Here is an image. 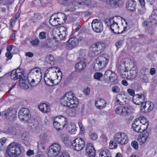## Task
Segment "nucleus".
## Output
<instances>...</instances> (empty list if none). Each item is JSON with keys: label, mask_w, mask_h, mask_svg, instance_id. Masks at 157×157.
<instances>
[{"label": "nucleus", "mask_w": 157, "mask_h": 157, "mask_svg": "<svg viewBox=\"0 0 157 157\" xmlns=\"http://www.w3.org/2000/svg\"><path fill=\"white\" fill-rule=\"evenodd\" d=\"M57 118V120L61 124H63L64 127L66 125L67 120L66 118L62 116L58 117Z\"/></svg>", "instance_id": "38"}, {"label": "nucleus", "mask_w": 157, "mask_h": 157, "mask_svg": "<svg viewBox=\"0 0 157 157\" xmlns=\"http://www.w3.org/2000/svg\"><path fill=\"white\" fill-rule=\"evenodd\" d=\"M78 124L80 129V131L82 132L81 133L83 132L84 131V128L82 122L79 121L78 122Z\"/></svg>", "instance_id": "51"}, {"label": "nucleus", "mask_w": 157, "mask_h": 157, "mask_svg": "<svg viewBox=\"0 0 157 157\" xmlns=\"http://www.w3.org/2000/svg\"><path fill=\"white\" fill-rule=\"evenodd\" d=\"M62 140L65 145L67 147L71 146L72 144V141L69 136L66 135H63L62 136Z\"/></svg>", "instance_id": "24"}, {"label": "nucleus", "mask_w": 157, "mask_h": 157, "mask_svg": "<svg viewBox=\"0 0 157 157\" xmlns=\"http://www.w3.org/2000/svg\"><path fill=\"white\" fill-rule=\"evenodd\" d=\"M137 72V70L135 67H133L130 69L129 71V74H127L128 75L126 77V74H122V77L124 78H127L128 79L130 80L134 79L136 77Z\"/></svg>", "instance_id": "16"}, {"label": "nucleus", "mask_w": 157, "mask_h": 157, "mask_svg": "<svg viewBox=\"0 0 157 157\" xmlns=\"http://www.w3.org/2000/svg\"><path fill=\"white\" fill-rule=\"evenodd\" d=\"M86 66V63L83 60H81L75 65V71L76 72H80L83 70Z\"/></svg>", "instance_id": "23"}, {"label": "nucleus", "mask_w": 157, "mask_h": 157, "mask_svg": "<svg viewBox=\"0 0 157 157\" xmlns=\"http://www.w3.org/2000/svg\"><path fill=\"white\" fill-rule=\"evenodd\" d=\"M61 151L60 145L57 143H54L49 147L48 155L49 157H56L59 155Z\"/></svg>", "instance_id": "8"}, {"label": "nucleus", "mask_w": 157, "mask_h": 157, "mask_svg": "<svg viewBox=\"0 0 157 157\" xmlns=\"http://www.w3.org/2000/svg\"><path fill=\"white\" fill-rule=\"evenodd\" d=\"M13 45H12L8 46L6 48V50L7 52H10L12 49Z\"/></svg>", "instance_id": "64"}, {"label": "nucleus", "mask_w": 157, "mask_h": 157, "mask_svg": "<svg viewBox=\"0 0 157 157\" xmlns=\"http://www.w3.org/2000/svg\"><path fill=\"white\" fill-rule=\"evenodd\" d=\"M60 102L63 106L71 108H76L79 103L78 98L71 92L66 93L60 99Z\"/></svg>", "instance_id": "1"}, {"label": "nucleus", "mask_w": 157, "mask_h": 157, "mask_svg": "<svg viewBox=\"0 0 157 157\" xmlns=\"http://www.w3.org/2000/svg\"><path fill=\"white\" fill-rule=\"evenodd\" d=\"M131 145L136 149H137L138 148V144L136 141H133L131 143Z\"/></svg>", "instance_id": "49"}, {"label": "nucleus", "mask_w": 157, "mask_h": 157, "mask_svg": "<svg viewBox=\"0 0 157 157\" xmlns=\"http://www.w3.org/2000/svg\"><path fill=\"white\" fill-rule=\"evenodd\" d=\"M63 4L65 6H71V2L69 0H63Z\"/></svg>", "instance_id": "53"}, {"label": "nucleus", "mask_w": 157, "mask_h": 157, "mask_svg": "<svg viewBox=\"0 0 157 157\" xmlns=\"http://www.w3.org/2000/svg\"><path fill=\"white\" fill-rule=\"evenodd\" d=\"M106 102L103 99L100 98L98 100L95 101V105L97 108L99 109H101L105 108L106 106Z\"/></svg>", "instance_id": "22"}, {"label": "nucleus", "mask_w": 157, "mask_h": 157, "mask_svg": "<svg viewBox=\"0 0 157 157\" xmlns=\"http://www.w3.org/2000/svg\"><path fill=\"white\" fill-rule=\"evenodd\" d=\"M112 91L115 93H119L120 91V87L117 86H114L112 87Z\"/></svg>", "instance_id": "44"}, {"label": "nucleus", "mask_w": 157, "mask_h": 157, "mask_svg": "<svg viewBox=\"0 0 157 157\" xmlns=\"http://www.w3.org/2000/svg\"><path fill=\"white\" fill-rule=\"evenodd\" d=\"M25 56L30 57H31L33 56V54L31 52H28L26 53Z\"/></svg>", "instance_id": "62"}, {"label": "nucleus", "mask_w": 157, "mask_h": 157, "mask_svg": "<svg viewBox=\"0 0 157 157\" xmlns=\"http://www.w3.org/2000/svg\"><path fill=\"white\" fill-rule=\"evenodd\" d=\"M141 107L142 111L144 112H149L153 109L154 105L153 103L150 101H146L144 102V105Z\"/></svg>", "instance_id": "15"}, {"label": "nucleus", "mask_w": 157, "mask_h": 157, "mask_svg": "<svg viewBox=\"0 0 157 157\" xmlns=\"http://www.w3.org/2000/svg\"><path fill=\"white\" fill-rule=\"evenodd\" d=\"M46 33L44 32H42L40 33L39 37L41 39H44L46 38Z\"/></svg>", "instance_id": "48"}, {"label": "nucleus", "mask_w": 157, "mask_h": 157, "mask_svg": "<svg viewBox=\"0 0 157 157\" xmlns=\"http://www.w3.org/2000/svg\"><path fill=\"white\" fill-rule=\"evenodd\" d=\"M39 40L38 39H35L30 41V44L33 46H37L39 43Z\"/></svg>", "instance_id": "46"}, {"label": "nucleus", "mask_w": 157, "mask_h": 157, "mask_svg": "<svg viewBox=\"0 0 157 157\" xmlns=\"http://www.w3.org/2000/svg\"><path fill=\"white\" fill-rule=\"evenodd\" d=\"M110 26L113 32L116 33H120V32L119 31V26L118 25L117 23L113 21V23L111 24Z\"/></svg>", "instance_id": "32"}, {"label": "nucleus", "mask_w": 157, "mask_h": 157, "mask_svg": "<svg viewBox=\"0 0 157 157\" xmlns=\"http://www.w3.org/2000/svg\"><path fill=\"white\" fill-rule=\"evenodd\" d=\"M72 147L75 150L77 151L82 150L85 146L84 140L80 138H77L72 141Z\"/></svg>", "instance_id": "9"}, {"label": "nucleus", "mask_w": 157, "mask_h": 157, "mask_svg": "<svg viewBox=\"0 0 157 157\" xmlns=\"http://www.w3.org/2000/svg\"><path fill=\"white\" fill-rule=\"evenodd\" d=\"M115 112L117 114L124 117L128 116L131 113L130 109L127 106L117 107L115 109Z\"/></svg>", "instance_id": "10"}, {"label": "nucleus", "mask_w": 157, "mask_h": 157, "mask_svg": "<svg viewBox=\"0 0 157 157\" xmlns=\"http://www.w3.org/2000/svg\"><path fill=\"white\" fill-rule=\"evenodd\" d=\"M66 128L69 132L71 134H74L76 130V126L75 124L74 123H70L67 124Z\"/></svg>", "instance_id": "31"}, {"label": "nucleus", "mask_w": 157, "mask_h": 157, "mask_svg": "<svg viewBox=\"0 0 157 157\" xmlns=\"http://www.w3.org/2000/svg\"><path fill=\"white\" fill-rule=\"evenodd\" d=\"M5 56L6 57V61H8L9 60L11 59L13 56L12 55L11 53L10 52H7L6 53Z\"/></svg>", "instance_id": "47"}, {"label": "nucleus", "mask_w": 157, "mask_h": 157, "mask_svg": "<svg viewBox=\"0 0 157 157\" xmlns=\"http://www.w3.org/2000/svg\"><path fill=\"white\" fill-rule=\"evenodd\" d=\"M16 111L13 109L12 108H9L7 110L3 112L4 115L8 118L11 117H14Z\"/></svg>", "instance_id": "28"}, {"label": "nucleus", "mask_w": 157, "mask_h": 157, "mask_svg": "<svg viewBox=\"0 0 157 157\" xmlns=\"http://www.w3.org/2000/svg\"><path fill=\"white\" fill-rule=\"evenodd\" d=\"M132 128L134 130L138 133H143L145 130L140 124V120L136 119L132 123Z\"/></svg>", "instance_id": "13"}, {"label": "nucleus", "mask_w": 157, "mask_h": 157, "mask_svg": "<svg viewBox=\"0 0 157 157\" xmlns=\"http://www.w3.org/2000/svg\"><path fill=\"white\" fill-rule=\"evenodd\" d=\"M140 119H139L140 120V124H142V125H141L142 127H143V128L146 130L149 124L148 121L144 117H140Z\"/></svg>", "instance_id": "35"}, {"label": "nucleus", "mask_w": 157, "mask_h": 157, "mask_svg": "<svg viewBox=\"0 0 157 157\" xmlns=\"http://www.w3.org/2000/svg\"><path fill=\"white\" fill-rule=\"evenodd\" d=\"M123 41V40H120L118 42L116 43V47L118 48H120L121 47V45L122 44Z\"/></svg>", "instance_id": "56"}, {"label": "nucleus", "mask_w": 157, "mask_h": 157, "mask_svg": "<svg viewBox=\"0 0 157 157\" xmlns=\"http://www.w3.org/2000/svg\"><path fill=\"white\" fill-rule=\"evenodd\" d=\"M99 157H110L109 151L107 149L101 150L100 153Z\"/></svg>", "instance_id": "37"}, {"label": "nucleus", "mask_w": 157, "mask_h": 157, "mask_svg": "<svg viewBox=\"0 0 157 157\" xmlns=\"http://www.w3.org/2000/svg\"><path fill=\"white\" fill-rule=\"evenodd\" d=\"M19 83L20 86L25 89H27L29 88V85H30L28 80L23 79L22 78L19 79Z\"/></svg>", "instance_id": "26"}, {"label": "nucleus", "mask_w": 157, "mask_h": 157, "mask_svg": "<svg viewBox=\"0 0 157 157\" xmlns=\"http://www.w3.org/2000/svg\"><path fill=\"white\" fill-rule=\"evenodd\" d=\"M106 2L108 5L111 7L120 6L123 4V0H106Z\"/></svg>", "instance_id": "20"}, {"label": "nucleus", "mask_w": 157, "mask_h": 157, "mask_svg": "<svg viewBox=\"0 0 157 157\" xmlns=\"http://www.w3.org/2000/svg\"><path fill=\"white\" fill-rule=\"evenodd\" d=\"M140 5L142 8H144L145 5L144 0H139Z\"/></svg>", "instance_id": "58"}, {"label": "nucleus", "mask_w": 157, "mask_h": 157, "mask_svg": "<svg viewBox=\"0 0 157 157\" xmlns=\"http://www.w3.org/2000/svg\"><path fill=\"white\" fill-rule=\"evenodd\" d=\"M86 153L90 157H94L95 155V150L93 144H87L86 147Z\"/></svg>", "instance_id": "17"}, {"label": "nucleus", "mask_w": 157, "mask_h": 157, "mask_svg": "<svg viewBox=\"0 0 157 157\" xmlns=\"http://www.w3.org/2000/svg\"><path fill=\"white\" fill-rule=\"evenodd\" d=\"M145 97L144 95L142 94H136L133 97V102L136 105H144Z\"/></svg>", "instance_id": "14"}, {"label": "nucleus", "mask_w": 157, "mask_h": 157, "mask_svg": "<svg viewBox=\"0 0 157 157\" xmlns=\"http://www.w3.org/2000/svg\"><path fill=\"white\" fill-rule=\"evenodd\" d=\"M104 76L105 79H108L113 83L117 82V75L110 70H108L105 71Z\"/></svg>", "instance_id": "12"}, {"label": "nucleus", "mask_w": 157, "mask_h": 157, "mask_svg": "<svg viewBox=\"0 0 157 157\" xmlns=\"http://www.w3.org/2000/svg\"><path fill=\"white\" fill-rule=\"evenodd\" d=\"M117 143L113 141H110L109 143V147L110 149H115L117 148Z\"/></svg>", "instance_id": "42"}, {"label": "nucleus", "mask_w": 157, "mask_h": 157, "mask_svg": "<svg viewBox=\"0 0 157 157\" xmlns=\"http://www.w3.org/2000/svg\"><path fill=\"white\" fill-rule=\"evenodd\" d=\"M77 39L74 37L70 38L68 41V46L70 49H71L76 46L78 44Z\"/></svg>", "instance_id": "30"}, {"label": "nucleus", "mask_w": 157, "mask_h": 157, "mask_svg": "<svg viewBox=\"0 0 157 157\" xmlns=\"http://www.w3.org/2000/svg\"><path fill=\"white\" fill-rule=\"evenodd\" d=\"M39 109L42 112L48 113L50 110V106L45 103H41L39 105Z\"/></svg>", "instance_id": "27"}, {"label": "nucleus", "mask_w": 157, "mask_h": 157, "mask_svg": "<svg viewBox=\"0 0 157 157\" xmlns=\"http://www.w3.org/2000/svg\"><path fill=\"white\" fill-rule=\"evenodd\" d=\"M28 78L31 86H36L40 82L41 79L40 71L39 69L36 67L31 70L28 75Z\"/></svg>", "instance_id": "2"}, {"label": "nucleus", "mask_w": 157, "mask_h": 157, "mask_svg": "<svg viewBox=\"0 0 157 157\" xmlns=\"http://www.w3.org/2000/svg\"><path fill=\"white\" fill-rule=\"evenodd\" d=\"M116 102L117 104L121 105H124L125 103L122 95H117L116 98Z\"/></svg>", "instance_id": "36"}, {"label": "nucleus", "mask_w": 157, "mask_h": 157, "mask_svg": "<svg viewBox=\"0 0 157 157\" xmlns=\"http://www.w3.org/2000/svg\"><path fill=\"white\" fill-rule=\"evenodd\" d=\"M136 2L134 0H128L126 3V7L127 9L131 11L135 10Z\"/></svg>", "instance_id": "25"}, {"label": "nucleus", "mask_w": 157, "mask_h": 157, "mask_svg": "<svg viewBox=\"0 0 157 157\" xmlns=\"http://www.w3.org/2000/svg\"><path fill=\"white\" fill-rule=\"evenodd\" d=\"M59 157H70V156L67 152H63L60 155Z\"/></svg>", "instance_id": "54"}, {"label": "nucleus", "mask_w": 157, "mask_h": 157, "mask_svg": "<svg viewBox=\"0 0 157 157\" xmlns=\"http://www.w3.org/2000/svg\"><path fill=\"white\" fill-rule=\"evenodd\" d=\"M78 5H85V1L86 0H77Z\"/></svg>", "instance_id": "59"}, {"label": "nucleus", "mask_w": 157, "mask_h": 157, "mask_svg": "<svg viewBox=\"0 0 157 157\" xmlns=\"http://www.w3.org/2000/svg\"><path fill=\"white\" fill-rule=\"evenodd\" d=\"M126 59H123L120 60V62H118L116 64L118 69L119 71H121V72H123L126 73L127 71L125 66Z\"/></svg>", "instance_id": "18"}, {"label": "nucleus", "mask_w": 157, "mask_h": 157, "mask_svg": "<svg viewBox=\"0 0 157 157\" xmlns=\"http://www.w3.org/2000/svg\"><path fill=\"white\" fill-rule=\"evenodd\" d=\"M149 135V131H146L145 133H144L141 137L139 139L141 144H144L147 139Z\"/></svg>", "instance_id": "34"}, {"label": "nucleus", "mask_w": 157, "mask_h": 157, "mask_svg": "<svg viewBox=\"0 0 157 157\" xmlns=\"http://www.w3.org/2000/svg\"><path fill=\"white\" fill-rule=\"evenodd\" d=\"M150 22L154 25L157 24V9L154 10L150 17Z\"/></svg>", "instance_id": "29"}, {"label": "nucleus", "mask_w": 157, "mask_h": 157, "mask_svg": "<svg viewBox=\"0 0 157 157\" xmlns=\"http://www.w3.org/2000/svg\"><path fill=\"white\" fill-rule=\"evenodd\" d=\"M49 21L51 25L53 26H56L59 25L57 17L53 18L51 17Z\"/></svg>", "instance_id": "40"}, {"label": "nucleus", "mask_w": 157, "mask_h": 157, "mask_svg": "<svg viewBox=\"0 0 157 157\" xmlns=\"http://www.w3.org/2000/svg\"><path fill=\"white\" fill-rule=\"evenodd\" d=\"M57 120V118H56L53 121L54 127L59 131L62 130L64 127V125L63 124H61Z\"/></svg>", "instance_id": "33"}, {"label": "nucleus", "mask_w": 157, "mask_h": 157, "mask_svg": "<svg viewBox=\"0 0 157 157\" xmlns=\"http://www.w3.org/2000/svg\"><path fill=\"white\" fill-rule=\"evenodd\" d=\"M114 141L121 145H125L128 141L129 138L126 133L124 132H117L114 135Z\"/></svg>", "instance_id": "6"}, {"label": "nucleus", "mask_w": 157, "mask_h": 157, "mask_svg": "<svg viewBox=\"0 0 157 157\" xmlns=\"http://www.w3.org/2000/svg\"><path fill=\"white\" fill-rule=\"evenodd\" d=\"M106 45L103 42H98L92 44L90 47L91 52L89 53L90 56L94 57L103 52L105 50Z\"/></svg>", "instance_id": "5"}, {"label": "nucleus", "mask_w": 157, "mask_h": 157, "mask_svg": "<svg viewBox=\"0 0 157 157\" xmlns=\"http://www.w3.org/2000/svg\"><path fill=\"white\" fill-rule=\"evenodd\" d=\"M59 31V36L61 40H65L67 35V29L64 26H61L58 29Z\"/></svg>", "instance_id": "21"}, {"label": "nucleus", "mask_w": 157, "mask_h": 157, "mask_svg": "<svg viewBox=\"0 0 157 157\" xmlns=\"http://www.w3.org/2000/svg\"><path fill=\"white\" fill-rule=\"evenodd\" d=\"M92 4V2L91 0H86L85 1V5H86L88 6H90Z\"/></svg>", "instance_id": "57"}, {"label": "nucleus", "mask_w": 157, "mask_h": 157, "mask_svg": "<svg viewBox=\"0 0 157 157\" xmlns=\"http://www.w3.org/2000/svg\"><path fill=\"white\" fill-rule=\"evenodd\" d=\"M109 61L108 56L106 54H103L99 56L94 61V69L98 71L105 67Z\"/></svg>", "instance_id": "4"}, {"label": "nucleus", "mask_w": 157, "mask_h": 157, "mask_svg": "<svg viewBox=\"0 0 157 157\" xmlns=\"http://www.w3.org/2000/svg\"><path fill=\"white\" fill-rule=\"evenodd\" d=\"M90 92V89L88 87H87L84 90V93L86 95H88Z\"/></svg>", "instance_id": "61"}, {"label": "nucleus", "mask_w": 157, "mask_h": 157, "mask_svg": "<svg viewBox=\"0 0 157 157\" xmlns=\"http://www.w3.org/2000/svg\"><path fill=\"white\" fill-rule=\"evenodd\" d=\"M91 139L93 140H96L98 138V135L95 133H92L90 136Z\"/></svg>", "instance_id": "52"}, {"label": "nucleus", "mask_w": 157, "mask_h": 157, "mask_svg": "<svg viewBox=\"0 0 157 157\" xmlns=\"http://www.w3.org/2000/svg\"><path fill=\"white\" fill-rule=\"evenodd\" d=\"M45 60L48 63L52 65L53 64V62L55 60L53 56L49 55L46 57Z\"/></svg>", "instance_id": "39"}, {"label": "nucleus", "mask_w": 157, "mask_h": 157, "mask_svg": "<svg viewBox=\"0 0 157 157\" xmlns=\"http://www.w3.org/2000/svg\"><path fill=\"white\" fill-rule=\"evenodd\" d=\"M72 5L74 6H78V3L77 0H75L73 1L71 3V6Z\"/></svg>", "instance_id": "60"}, {"label": "nucleus", "mask_w": 157, "mask_h": 157, "mask_svg": "<svg viewBox=\"0 0 157 157\" xmlns=\"http://www.w3.org/2000/svg\"><path fill=\"white\" fill-rule=\"evenodd\" d=\"M59 18L62 19L63 24L64 23L67 19V17L63 13H58Z\"/></svg>", "instance_id": "43"}, {"label": "nucleus", "mask_w": 157, "mask_h": 157, "mask_svg": "<svg viewBox=\"0 0 157 157\" xmlns=\"http://www.w3.org/2000/svg\"><path fill=\"white\" fill-rule=\"evenodd\" d=\"M91 26L93 30L96 33H100L103 30V23L100 20H94L92 22Z\"/></svg>", "instance_id": "11"}, {"label": "nucleus", "mask_w": 157, "mask_h": 157, "mask_svg": "<svg viewBox=\"0 0 157 157\" xmlns=\"http://www.w3.org/2000/svg\"><path fill=\"white\" fill-rule=\"evenodd\" d=\"M103 76L102 73L100 72H96L94 75V78L98 80H99Z\"/></svg>", "instance_id": "45"}, {"label": "nucleus", "mask_w": 157, "mask_h": 157, "mask_svg": "<svg viewBox=\"0 0 157 157\" xmlns=\"http://www.w3.org/2000/svg\"><path fill=\"white\" fill-rule=\"evenodd\" d=\"M121 83L123 85L125 86H127L128 85L127 81L125 80H123L121 82Z\"/></svg>", "instance_id": "63"}, {"label": "nucleus", "mask_w": 157, "mask_h": 157, "mask_svg": "<svg viewBox=\"0 0 157 157\" xmlns=\"http://www.w3.org/2000/svg\"><path fill=\"white\" fill-rule=\"evenodd\" d=\"M127 91L130 96L133 97L135 95V92L134 90L129 88L127 89Z\"/></svg>", "instance_id": "50"}, {"label": "nucleus", "mask_w": 157, "mask_h": 157, "mask_svg": "<svg viewBox=\"0 0 157 157\" xmlns=\"http://www.w3.org/2000/svg\"><path fill=\"white\" fill-rule=\"evenodd\" d=\"M21 145L19 143L13 142L9 144L6 149V154L10 157H16L21 153Z\"/></svg>", "instance_id": "3"}, {"label": "nucleus", "mask_w": 157, "mask_h": 157, "mask_svg": "<svg viewBox=\"0 0 157 157\" xmlns=\"http://www.w3.org/2000/svg\"><path fill=\"white\" fill-rule=\"evenodd\" d=\"M44 80L46 84L48 86H53L54 84H56L54 83V80L50 79L48 78H44Z\"/></svg>", "instance_id": "41"}, {"label": "nucleus", "mask_w": 157, "mask_h": 157, "mask_svg": "<svg viewBox=\"0 0 157 157\" xmlns=\"http://www.w3.org/2000/svg\"><path fill=\"white\" fill-rule=\"evenodd\" d=\"M18 117L21 121L27 123L28 125H29L28 123H31V115L28 109L26 108L21 109L18 113Z\"/></svg>", "instance_id": "7"}, {"label": "nucleus", "mask_w": 157, "mask_h": 157, "mask_svg": "<svg viewBox=\"0 0 157 157\" xmlns=\"http://www.w3.org/2000/svg\"><path fill=\"white\" fill-rule=\"evenodd\" d=\"M34 154V151L31 150H29L26 152V154L28 156H30Z\"/></svg>", "instance_id": "55"}, {"label": "nucleus", "mask_w": 157, "mask_h": 157, "mask_svg": "<svg viewBox=\"0 0 157 157\" xmlns=\"http://www.w3.org/2000/svg\"><path fill=\"white\" fill-rule=\"evenodd\" d=\"M23 74L20 72V70L16 69L12 71L10 74V76L12 79L16 80L18 78L19 79L22 78Z\"/></svg>", "instance_id": "19"}]
</instances>
